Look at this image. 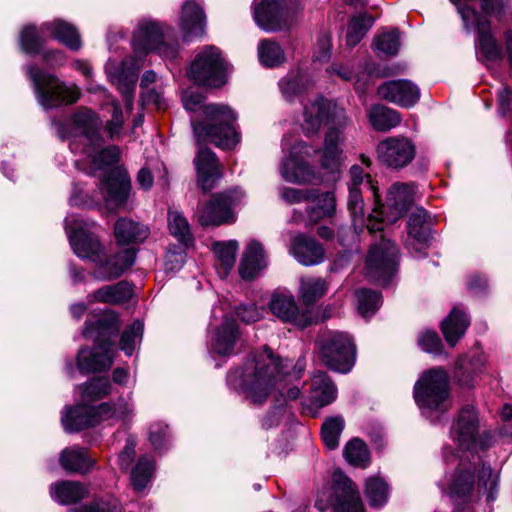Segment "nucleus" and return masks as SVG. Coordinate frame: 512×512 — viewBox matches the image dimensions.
I'll list each match as a JSON object with an SVG mask.
<instances>
[{
    "label": "nucleus",
    "instance_id": "obj_17",
    "mask_svg": "<svg viewBox=\"0 0 512 512\" xmlns=\"http://www.w3.org/2000/svg\"><path fill=\"white\" fill-rule=\"evenodd\" d=\"M407 232L405 248L414 257L426 256L431 239V217L423 208H417L410 214Z\"/></svg>",
    "mask_w": 512,
    "mask_h": 512
},
{
    "label": "nucleus",
    "instance_id": "obj_19",
    "mask_svg": "<svg viewBox=\"0 0 512 512\" xmlns=\"http://www.w3.org/2000/svg\"><path fill=\"white\" fill-rule=\"evenodd\" d=\"M233 199L230 193L212 195L197 211V219L201 226H219L234 220L232 211Z\"/></svg>",
    "mask_w": 512,
    "mask_h": 512
},
{
    "label": "nucleus",
    "instance_id": "obj_48",
    "mask_svg": "<svg viewBox=\"0 0 512 512\" xmlns=\"http://www.w3.org/2000/svg\"><path fill=\"white\" fill-rule=\"evenodd\" d=\"M101 420H127L132 417L133 405L124 399H119L115 403H102L99 405Z\"/></svg>",
    "mask_w": 512,
    "mask_h": 512
},
{
    "label": "nucleus",
    "instance_id": "obj_3",
    "mask_svg": "<svg viewBox=\"0 0 512 512\" xmlns=\"http://www.w3.org/2000/svg\"><path fill=\"white\" fill-rule=\"evenodd\" d=\"M119 332V322L114 316L87 321L83 330L86 338L94 340L95 350L82 348L77 355V367L83 374L108 370L114 361L112 338Z\"/></svg>",
    "mask_w": 512,
    "mask_h": 512
},
{
    "label": "nucleus",
    "instance_id": "obj_43",
    "mask_svg": "<svg viewBox=\"0 0 512 512\" xmlns=\"http://www.w3.org/2000/svg\"><path fill=\"white\" fill-rule=\"evenodd\" d=\"M327 292V283L322 278L303 277L300 279L299 298L307 306L314 304Z\"/></svg>",
    "mask_w": 512,
    "mask_h": 512
},
{
    "label": "nucleus",
    "instance_id": "obj_23",
    "mask_svg": "<svg viewBox=\"0 0 512 512\" xmlns=\"http://www.w3.org/2000/svg\"><path fill=\"white\" fill-rule=\"evenodd\" d=\"M178 26L184 41L202 37L206 28L203 8L193 0L185 1L181 7Z\"/></svg>",
    "mask_w": 512,
    "mask_h": 512
},
{
    "label": "nucleus",
    "instance_id": "obj_55",
    "mask_svg": "<svg viewBox=\"0 0 512 512\" xmlns=\"http://www.w3.org/2000/svg\"><path fill=\"white\" fill-rule=\"evenodd\" d=\"M355 294L358 302V311L364 317L374 314L381 305V295L376 291L359 289Z\"/></svg>",
    "mask_w": 512,
    "mask_h": 512
},
{
    "label": "nucleus",
    "instance_id": "obj_44",
    "mask_svg": "<svg viewBox=\"0 0 512 512\" xmlns=\"http://www.w3.org/2000/svg\"><path fill=\"white\" fill-rule=\"evenodd\" d=\"M168 229L170 233L182 244L189 245L193 242L190 224L181 211H168Z\"/></svg>",
    "mask_w": 512,
    "mask_h": 512
},
{
    "label": "nucleus",
    "instance_id": "obj_8",
    "mask_svg": "<svg viewBox=\"0 0 512 512\" xmlns=\"http://www.w3.org/2000/svg\"><path fill=\"white\" fill-rule=\"evenodd\" d=\"M416 187L413 183L395 182L387 191L385 204L368 215L370 233L383 230V223L392 224L400 219L413 204Z\"/></svg>",
    "mask_w": 512,
    "mask_h": 512
},
{
    "label": "nucleus",
    "instance_id": "obj_46",
    "mask_svg": "<svg viewBox=\"0 0 512 512\" xmlns=\"http://www.w3.org/2000/svg\"><path fill=\"white\" fill-rule=\"evenodd\" d=\"M374 18L367 13L354 16L349 23L346 42L347 45L353 47L357 45L365 36L367 31L372 27Z\"/></svg>",
    "mask_w": 512,
    "mask_h": 512
},
{
    "label": "nucleus",
    "instance_id": "obj_54",
    "mask_svg": "<svg viewBox=\"0 0 512 512\" xmlns=\"http://www.w3.org/2000/svg\"><path fill=\"white\" fill-rule=\"evenodd\" d=\"M279 86L286 100L292 101L306 88V81L300 72H290L280 80Z\"/></svg>",
    "mask_w": 512,
    "mask_h": 512
},
{
    "label": "nucleus",
    "instance_id": "obj_30",
    "mask_svg": "<svg viewBox=\"0 0 512 512\" xmlns=\"http://www.w3.org/2000/svg\"><path fill=\"white\" fill-rule=\"evenodd\" d=\"M75 133L85 137L90 143L100 145L102 138L99 134L100 120L94 112L80 108L70 120Z\"/></svg>",
    "mask_w": 512,
    "mask_h": 512
},
{
    "label": "nucleus",
    "instance_id": "obj_64",
    "mask_svg": "<svg viewBox=\"0 0 512 512\" xmlns=\"http://www.w3.org/2000/svg\"><path fill=\"white\" fill-rule=\"evenodd\" d=\"M498 113L506 116L511 110L512 89L508 86L502 87L497 93Z\"/></svg>",
    "mask_w": 512,
    "mask_h": 512
},
{
    "label": "nucleus",
    "instance_id": "obj_51",
    "mask_svg": "<svg viewBox=\"0 0 512 512\" xmlns=\"http://www.w3.org/2000/svg\"><path fill=\"white\" fill-rule=\"evenodd\" d=\"M344 419L341 416L327 418L321 427V435L324 444L329 449H335L339 445V437L344 429Z\"/></svg>",
    "mask_w": 512,
    "mask_h": 512
},
{
    "label": "nucleus",
    "instance_id": "obj_9",
    "mask_svg": "<svg viewBox=\"0 0 512 512\" xmlns=\"http://www.w3.org/2000/svg\"><path fill=\"white\" fill-rule=\"evenodd\" d=\"M448 375L442 368L424 372L414 386V398L421 409L446 412L451 407Z\"/></svg>",
    "mask_w": 512,
    "mask_h": 512
},
{
    "label": "nucleus",
    "instance_id": "obj_41",
    "mask_svg": "<svg viewBox=\"0 0 512 512\" xmlns=\"http://www.w3.org/2000/svg\"><path fill=\"white\" fill-rule=\"evenodd\" d=\"M257 52L260 63L267 68L278 67L286 60L284 49L272 39L261 40Z\"/></svg>",
    "mask_w": 512,
    "mask_h": 512
},
{
    "label": "nucleus",
    "instance_id": "obj_21",
    "mask_svg": "<svg viewBox=\"0 0 512 512\" xmlns=\"http://www.w3.org/2000/svg\"><path fill=\"white\" fill-rule=\"evenodd\" d=\"M271 312L283 322L291 323L300 328H306L312 324L309 310H299L292 295L275 294L270 301Z\"/></svg>",
    "mask_w": 512,
    "mask_h": 512
},
{
    "label": "nucleus",
    "instance_id": "obj_56",
    "mask_svg": "<svg viewBox=\"0 0 512 512\" xmlns=\"http://www.w3.org/2000/svg\"><path fill=\"white\" fill-rule=\"evenodd\" d=\"M44 40L34 25L25 26L20 33L21 49L31 55L40 53Z\"/></svg>",
    "mask_w": 512,
    "mask_h": 512
},
{
    "label": "nucleus",
    "instance_id": "obj_34",
    "mask_svg": "<svg viewBox=\"0 0 512 512\" xmlns=\"http://www.w3.org/2000/svg\"><path fill=\"white\" fill-rule=\"evenodd\" d=\"M42 29L47 30L59 42L73 51H78L82 47V41L77 28L61 19H55L51 22H45Z\"/></svg>",
    "mask_w": 512,
    "mask_h": 512
},
{
    "label": "nucleus",
    "instance_id": "obj_10",
    "mask_svg": "<svg viewBox=\"0 0 512 512\" xmlns=\"http://www.w3.org/2000/svg\"><path fill=\"white\" fill-rule=\"evenodd\" d=\"M228 64L215 46L204 47L192 61L187 75L197 85L218 88L227 81Z\"/></svg>",
    "mask_w": 512,
    "mask_h": 512
},
{
    "label": "nucleus",
    "instance_id": "obj_49",
    "mask_svg": "<svg viewBox=\"0 0 512 512\" xmlns=\"http://www.w3.org/2000/svg\"><path fill=\"white\" fill-rule=\"evenodd\" d=\"M344 457L350 464L366 467L369 464V451L366 444L359 438L350 440L344 447Z\"/></svg>",
    "mask_w": 512,
    "mask_h": 512
},
{
    "label": "nucleus",
    "instance_id": "obj_16",
    "mask_svg": "<svg viewBox=\"0 0 512 512\" xmlns=\"http://www.w3.org/2000/svg\"><path fill=\"white\" fill-rule=\"evenodd\" d=\"M308 147L302 140L296 141L289 149V156L284 157L280 165L282 178L291 183H310L316 178L312 166L304 160Z\"/></svg>",
    "mask_w": 512,
    "mask_h": 512
},
{
    "label": "nucleus",
    "instance_id": "obj_38",
    "mask_svg": "<svg viewBox=\"0 0 512 512\" xmlns=\"http://www.w3.org/2000/svg\"><path fill=\"white\" fill-rule=\"evenodd\" d=\"M114 235L118 244H130L144 241L149 235V229L131 219H118L114 225Z\"/></svg>",
    "mask_w": 512,
    "mask_h": 512
},
{
    "label": "nucleus",
    "instance_id": "obj_22",
    "mask_svg": "<svg viewBox=\"0 0 512 512\" xmlns=\"http://www.w3.org/2000/svg\"><path fill=\"white\" fill-rule=\"evenodd\" d=\"M380 98L402 107L413 106L420 98V90L410 80H391L377 89Z\"/></svg>",
    "mask_w": 512,
    "mask_h": 512
},
{
    "label": "nucleus",
    "instance_id": "obj_28",
    "mask_svg": "<svg viewBox=\"0 0 512 512\" xmlns=\"http://www.w3.org/2000/svg\"><path fill=\"white\" fill-rule=\"evenodd\" d=\"M290 253L304 266L317 265L324 260V249L314 238L299 234L291 242Z\"/></svg>",
    "mask_w": 512,
    "mask_h": 512
},
{
    "label": "nucleus",
    "instance_id": "obj_45",
    "mask_svg": "<svg viewBox=\"0 0 512 512\" xmlns=\"http://www.w3.org/2000/svg\"><path fill=\"white\" fill-rule=\"evenodd\" d=\"M347 209L351 216V222L356 232H362L367 228L368 217L364 216V203L360 189L349 188Z\"/></svg>",
    "mask_w": 512,
    "mask_h": 512
},
{
    "label": "nucleus",
    "instance_id": "obj_11",
    "mask_svg": "<svg viewBox=\"0 0 512 512\" xmlns=\"http://www.w3.org/2000/svg\"><path fill=\"white\" fill-rule=\"evenodd\" d=\"M320 359L323 364L337 372H349L355 362V345L348 334L330 332L317 341Z\"/></svg>",
    "mask_w": 512,
    "mask_h": 512
},
{
    "label": "nucleus",
    "instance_id": "obj_39",
    "mask_svg": "<svg viewBox=\"0 0 512 512\" xmlns=\"http://www.w3.org/2000/svg\"><path fill=\"white\" fill-rule=\"evenodd\" d=\"M342 129L330 127L325 134L322 156V166L325 169L334 171L340 164L339 144L343 141Z\"/></svg>",
    "mask_w": 512,
    "mask_h": 512
},
{
    "label": "nucleus",
    "instance_id": "obj_29",
    "mask_svg": "<svg viewBox=\"0 0 512 512\" xmlns=\"http://www.w3.org/2000/svg\"><path fill=\"white\" fill-rule=\"evenodd\" d=\"M267 259L263 245L257 240H251L242 255L239 274L244 280H252L266 268Z\"/></svg>",
    "mask_w": 512,
    "mask_h": 512
},
{
    "label": "nucleus",
    "instance_id": "obj_53",
    "mask_svg": "<svg viewBox=\"0 0 512 512\" xmlns=\"http://www.w3.org/2000/svg\"><path fill=\"white\" fill-rule=\"evenodd\" d=\"M238 248V242L235 240L229 242L216 243L214 245V252L223 268L224 275H227L229 271L233 268Z\"/></svg>",
    "mask_w": 512,
    "mask_h": 512
},
{
    "label": "nucleus",
    "instance_id": "obj_63",
    "mask_svg": "<svg viewBox=\"0 0 512 512\" xmlns=\"http://www.w3.org/2000/svg\"><path fill=\"white\" fill-rule=\"evenodd\" d=\"M168 437V426L162 423L151 425L149 431V440L153 447L160 450Z\"/></svg>",
    "mask_w": 512,
    "mask_h": 512
},
{
    "label": "nucleus",
    "instance_id": "obj_2",
    "mask_svg": "<svg viewBox=\"0 0 512 512\" xmlns=\"http://www.w3.org/2000/svg\"><path fill=\"white\" fill-rule=\"evenodd\" d=\"M183 106L191 112H200L203 119L191 118L194 136L198 143L209 141L223 149L234 148L240 135L234 127L236 115L226 105L204 104V96L192 90H187L182 95Z\"/></svg>",
    "mask_w": 512,
    "mask_h": 512
},
{
    "label": "nucleus",
    "instance_id": "obj_18",
    "mask_svg": "<svg viewBox=\"0 0 512 512\" xmlns=\"http://www.w3.org/2000/svg\"><path fill=\"white\" fill-rule=\"evenodd\" d=\"M136 259V250L134 248H126L114 255L105 257L104 253L100 254L95 263V269L92 276L98 281H112L124 274L130 268Z\"/></svg>",
    "mask_w": 512,
    "mask_h": 512
},
{
    "label": "nucleus",
    "instance_id": "obj_14",
    "mask_svg": "<svg viewBox=\"0 0 512 512\" xmlns=\"http://www.w3.org/2000/svg\"><path fill=\"white\" fill-rule=\"evenodd\" d=\"M294 15V7L285 0L254 1V19L265 31L276 32L288 28Z\"/></svg>",
    "mask_w": 512,
    "mask_h": 512
},
{
    "label": "nucleus",
    "instance_id": "obj_27",
    "mask_svg": "<svg viewBox=\"0 0 512 512\" xmlns=\"http://www.w3.org/2000/svg\"><path fill=\"white\" fill-rule=\"evenodd\" d=\"M98 406L77 405L62 415V424L68 432H78L101 422Z\"/></svg>",
    "mask_w": 512,
    "mask_h": 512
},
{
    "label": "nucleus",
    "instance_id": "obj_6",
    "mask_svg": "<svg viewBox=\"0 0 512 512\" xmlns=\"http://www.w3.org/2000/svg\"><path fill=\"white\" fill-rule=\"evenodd\" d=\"M476 468L461 463L449 479L447 493L456 503H467L476 496L485 495L487 501L495 499L497 477L489 466L483 465L475 480Z\"/></svg>",
    "mask_w": 512,
    "mask_h": 512
},
{
    "label": "nucleus",
    "instance_id": "obj_7",
    "mask_svg": "<svg viewBox=\"0 0 512 512\" xmlns=\"http://www.w3.org/2000/svg\"><path fill=\"white\" fill-rule=\"evenodd\" d=\"M27 75L33 83L39 104L45 109L76 103L81 96L77 85L68 86L55 75L46 73L35 65L27 67Z\"/></svg>",
    "mask_w": 512,
    "mask_h": 512
},
{
    "label": "nucleus",
    "instance_id": "obj_24",
    "mask_svg": "<svg viewBox=\"0 0 512 512\" xmlns=\"http://www.w3.org/2000/svg\"><path fill=\"white\" fill-rule=\"evenodd\" d=\"M69 239L73 251L80 258L93 261L104 253V246L99 237L94 232L84 228L77 220L75 221V227L70 229Z\"/></svg>",
    "mask_w": 512,
    "mask_h": 512
},
{
    "label": "nucleus",
    "instance_id": "obj_13",
    "mask_svg": "<svg viewBox=\"0 0 512 512\" xmlns=\"http://www.w3.org/2000/svg\"><path fill=\"white\" fill-rule=\"evenodd\" d=\"M303 117V130L306 134L317 132L325 121L339 129L344 128L347 123L345 111L322 97L309 100L304 105Z\"/></svg>",
    "mask_w": 512,
    "mask_h": 512
},
{
    "label": "nucleus",
    "instance_id": "obj_32",
    "mask_svg": "<svg viewBox=\"0 0 512 512\" xmlns=\"http://www.w3.org/2000/svg\"><path fill=\"white\" fill-rule=\"evenodd\" d=\"M59 462L67 472L79 474L89 473L95 465V460L88 455L87 450L78 446L64 449Z\"/></svg>",
    "mask_w": 512,
    "mask_h": 512
},
{
    "label": "nucleus",
    "instance_id": "obj_1",
    "mask_svg": "<svg viewBox=\"0 0 512 512\" xmlns=\"http://www.w3.org/2000/svg\"><path fill=\"white\" fill-rule=\"evenodd\" d=\"M172 28L151 18L141 19L132 36L135 56L124 59L114 70L107 68L109 78L117 86L125 102L126 109L131 111L133 97L138 79V71L142 67V56L156 52L167 59H175L178 45L168 43Z\"/></svg>",
    "mask_w": 512,
    "mask_h": 512
},
{
    "label": "nucleus",
    "instance_id": "obj_26",
    "mask_svg": "<svg viewBox=\"0 0 512 512\" xmlns=\"http://www.w3.org/2000/svg\"><path fill=\"white\" fill-rule=\"evenodd\" d=\"M197 183L203 192L210 191L217 180L222 177L221 164L216 155L210 149H199L194 159Z\"/></svg>",
    "mask_w": 512,
    "mask_h": 512
},
{
    "label": "nucleus",
    "instance_id": "obj_42",
    "mask_svg": "<svg viewBox=\"0 0 512 512\" xmlns=\"http://www.w3.org/2000/svg\"><path fill=\"white\" fill-rule=\"evenodd\" d=\"M368 116L371 125L377 131H388L401 122L397 111L383 105L371 107Z\"/></svg>",
    "mask_w": 512,
    "mask_h": 512
},
{
    "label": "nucleus",
    "instance_id": "obj_52",
    "mask_svg": "<svg viewBox=\"0 0 512 512\" xmlns=\"http://www.w3.org/2000/svg\"><path fill=\"white\" fill-rule=\"evenodd\" d=\"M365 495L371 506H382L386 503L388 498V486L381 478H369L365 486Z\"/></svg>",
    "mask_w": 512,
    "mask_h": 512
},
{
    "label": "nucleus",
    "instance_id": "obj_20",
    "mask_svg": "<svg viewBox=\"0 0 512 512\" xmlns=\"http://www.w3.org/2000/svg\"><path fill=\"white\" fill-rule=\"evenodd\" d=\"M478 416L473 406H464L451 428V437L459 450L471 451L478 434Z\"/></svg>",
    "mask_w": 512,
    "mask_h": 512
},
{
    "label": "nucleus",
    "instance_id": "obj_36",
    "mask_svg": "<svg viewBox=\"0 0 512 512\" xmlns=\"http://www.w3.org/2000/svg\"><path fill=\"white\" fill-rule=\"evenodd\" d=\"M102 186L106 190L105 200L112 201L115 205H121L128 197L130 180L124 172L112 171L102 181Z\"/></svg>",
    "mask_w": 512,
    "mask_h": 512
},
{
    "label": "nucleus",
    "instance_id": "obj_12",
    "mask_svg": "<svg viewBox=\"0 0 512 512\" xmlns=\"http://www.w3.org/2000/svg\"><path fill=\"white\" fill-rule=\"evenodd\" d=\"M398 249L384 237L371 246L366 256L365 273L370 281L385 284L397 271Z\"/></svg>",
    "mask_w": 512,
    "mask_h": 512
},
{
    "label": "nucleus",
    "instance_id": "obj_58",
    "mask_svg": "<svg viewBox=\"0 0 512 512\" xmlns=\"http://www.w3.org/2000/svg\"><path fill=\"white\" fill-rule=\"evenodd\" d=\"M374 46L376 50L384 54L395 55L400 46L398 31L393 30L378 35L374 40Z\"/></svg>",
    "mask_w": 512,
    "mask_h": 512
},
{
    "label": "nucleus",
    "instance_id": "obj_59",
    "mask_svg": "<svg viewBox=\"0 0 512 512\" xmlns=\"http://www.w3.org/2000/svg\"><path fill=\"white\" fill-rule=\"evenodd\" d=\"M92 157V163L97 169L117 163L120 159V150L117 146H109L97 151Z\"/></svg>",
    "mask_w": 512,
    "mask_h": 512
},
{
    "label": "nucleus",
    "instance_id": "obj_50",
    "mask_svg": "<svg viewBox=\"0 0 512 512\" xmlns=\"http://www.w3.org/2000/svg\"><path fill=\"white\" fill-rule=\"evenodd\" d=\"M111 392L110 380L106 377L92 378L81 386L82 398L86 401H97Z\"/></svg>",
    "mask_w": 512,
    "mask_h": 512
},
{
    "label": "nucleus",
    "instance_id": "obj_62",
    "mask_svg": "<svg viewBox=\"0 0 512 512\" xmlns=\"http://www.w3.org/2000/svg\"><path fill=\"white\" fill-rule=\"evenodd\" d=\"M70 512H121V507L116 500L112 502L98 501L72 508Z\"/></svg>",
    "mask_w": 512,
    "mask_h": 512
},
{
    "label": "nucleus",
    "instance_id": "obj_60",
    "mask_svg": "<svg viewBox=\"0 0 512 512\" xmlns=\"http://www.w3.org/2000/svg\"><path fill=\"white\" fill-rule=\"evenodd\" d=\"M418 345L427 353L440 354L442 352V342L435 331L422 332L418 337Z\"/></svg>",
    "mask_w": 512,
    "mask_h": 512
},
{
    "label": "nucleus",
    "instance_id": "obj_40",
    "mask_svg": "<svg viewBox=\"0 0 512 512\" xmlns=\"http://www.w3.org/2000/svg\"><path fill=\"white\" fill-rule=\"evenodd\" d=\"M468 326L469 319L466 314L454 308L442 323V332L446 342L452 347L455 346L458 340L465 334Z\"/></svg>",
    "mask_w": 512,
    "mask_h": 512
},
{
    "label": "nucleus",
    "instance_id": "obj_35",
    "mask_svg": "<svg viewBox=\"0 0 512 512\" xmlns=\"http://www.w3.org/2000/svg\"><path fill=\"white\" fill-rule=\"evenodd\" d=\"M50 493L52 498L60 504L69 505L86 498L89 491L80 482L65 480L52 484Z\"/></svg>",
    "mask_w": 512,
    "mask_h": 512
},
{
    "label": "nucleus",
    "instance_id": "obj_61",
    "mask_svg": "<svg viewBox=\"0 0 512 512\" xmlns=\"http://www.w3.org/2000/svg\"><path fill=\"white\" fill-rule=\"evenodd\" d=\"M112 117L107 122L106 130L110 139H117L121 135L123 128L124 118L119 103H113L112 105Z\"/></svg>",
    "mask_w": 512,
    "mask_h": 512
},
{
    "label": "nucleus",
    "instance_id": "obj_25",
    "mask_svg": "<svg viewBox=\"0 0 512 512\" xmlns=\"http://www.w3.org/2000/svg\"><path fill=\"white\" fill-rule=\"evenodd\" d=\"M333 490L335 503L343 512H364L355 484L340 470L333 473Z\"/></svg>",
    "mask_w": 512,
    "mask_h": 512
},
{
    "label": "nucleus",
    "instance_id": "obj_57",
    "mask_svg": "<svg viewBox=\"0 0 512 512\" xmlns=\"http://www.w3.org/2000/svg\"><path fill=\"white\" fill-rule=\"evenodd\" d=\"M143 334V324L135 321L126 330L123 331L120 339V349L126 355L131 356L135 351L136 344L141 340Z\"/></svg>",
    "mask_w": 512,
    "mask_h": 512
},
{
    "label": "nucleus",
    "instance_id": "obj_5",
    "mask_svg": "<svg viewBox=\"0 0 512 512\" xmlns=\"http://www.w3.org/2000/svg\"><path fill=\"white\" fill-rule=\"evenodd\" d=\"M509 0H479L480 11L471 7H460L464 29L477 32V49L489 61L502 58V48L492 33L491 16L500 17Z\"/></svg>",
    "mask_w": 512,
    "mask_h": 512
},
{
    "label": "nucleus",
    "instance_id": "obj_47",
    "mask_svg": "<svg viewBox=\"0 0 512 512\" xmlns=\"http://www.w3.org/2000/svg\"><path fill=\"white\" fill-rule=\"evenodd\" d=\"M154 470V460L148 456L139 458L131 471V483L136 491H142L149 483Z\"/></svg>",
    "mask_w": 512,
    "mask_h": 512
},
{
    "label": "nucleus",
    "instance_id": "obj_4",
    "mask_svg": "<svg viewBox=\"0 0 512 512\" xmlns=\"http://www.w3.org/2000/svg\"><path fill=\"white\" fill-rule=\"evenodd\" d=\"M283 373L284 365L269 348L251 355L241 372V387L245 398L253 405L264 404L276 388L277 377Z\"/></svg>",
    "mask_w": 512,
    "mask_h": 512
},
{
    "label": "nucleus",
    "instance_id": "obj_15",
    "mask_svg": "<svg viewBox=\"0 0 512 512\" xmlns=\"http://www.w3.org/2000/svg\"><path fill=\"white\" fill-rule=\"evenodd\" d=\"M378 160L386 167L400 170L415 158L416 146L407 137L392 136L381 140L376 147Z\"/></svg>",
    "mask_w": 512,
    "mask_h": 512
},
{
    "label": "nucleus",
    "instance_id": "obj_31",
    "mask_svg": "<svg viewBox=\"0 0 512 512\" xmlns=\"http://www.w3.org/2000/svg\"><path fill=\"white\" fill-rule=\"evenodd\" d=\"M133 296V288L127 281L105 285L88 295L90 302L118 305L129 301Z\"/></svg>",
    "mask_w": 512,
    "mask_h": 512
},
{
    "label": "nucleus",
    "instance_id": "obj_33",
    "mask_svg": "<svg viewBox=\"0 0 512 512\" xmlns=\"http://www.w3.org/2000/svg\"><path fill=\"white\" fill-rule=\"evenodd\" d=\"M337 390L325 372L318 371L311 379V404L317 408L329 405L336 399Z\"/></svg>",
    "mask_w": 512,
    "mask_h": 512
},
{
    "label": "nucleus",
    "instance_id": "obj_37",
    "mask_svg": "<svg viewBox=\"0 0 512 512\" xmlns=\"http://www.w3.org/2000/svg\"><path fill=\"white\" fill-rule=\"evenodd\" d=\"M237 339L238 327L235 320L225 319L216 331L212 341V349L221 356H229L234 353Z\"/></svg>",
    "mask_w": 512,
    "mask_h": 512
}]
</instances>
